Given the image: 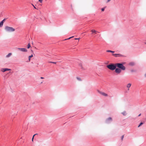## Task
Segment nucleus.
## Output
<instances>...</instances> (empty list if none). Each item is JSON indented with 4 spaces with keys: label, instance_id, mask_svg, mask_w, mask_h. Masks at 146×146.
<instances>
[{
    "label": "nucleus",
    "instance_id": "1",
    "mask_svg": "<svg viewBox=\"0 0 146 146\" xmlns=\"http://www.w3.org/2000/svg\"><path fill=\"white\" fill-rule=\"evenodd\" d=\"M107 67L109 69L112 70H115L116 68V63H111L107 65Z\"/></svg>",
    "mask_w": 146,
    "mask_h": 146
},
{
    "label": "nucleus",
    "instance_id": "2",
    "mask_svg": "<svg viewBox=\"0 0 146 146\" xmlns=\"http://www.w3.org/2000/svg\"><path fill=\"white\" fill-rule=\"evenodd\" d=\"M123 62L122 63H116V67L121 69L122 70H124L125 69V67L123 65Z\"/></svg>",
    "mask_w": 146,
    "mask_h": 146
},
{
    "label": "nucleus",
    "instance_id": "3",
    "mask_svg": "<svg viewBox=\"0 0 146 146\" xmlns=\"http://www.w3.org/2000/svg\"><path fill=\"white\" fill-rule=\"evenodd\" d=\"M5 29L6 31L9 32H13L15 31L14 28L7 26H6L5 27Z\"/></svg>",
    "mask_w": 146,
    "mask_h": 146
},
{
    "label": "nucleus",
    "instance_id": "4",
    "mask_svg": "<svg viewBox=\"0 0 146 146\" xmlns=\"http://www.w3.org/2000/svg\"><path fill=\"white\" fill-rule=\"evenodd\" d=\"M112 121V118L111 117H109L106 119L105 122L106 123L108 124L110 123Z\"/></svg>",
    "mask_w": 146,
    "mask_h": 146
},
{
    "label": "nucleus",
    "instance_id": "5",
    "mask_svg": "<svg viewBox=\"0 0 146 146\" xmlns=\"http://www.w3.org/2000/svg\"><path fill=\"white\" fill-rule=\"evenodd\" d=\"M17 49L23 52H27V50L25 48H18Z\"/></svg>",
    "mask_w": 146,
    "mask_h": 146
},
{
    "label": "nucleus",
    "instance_id": "6",
    "mask_svg": "<svg viewBox=\"0 0 146 146\" xmlns=\"http://www.w3.org/2000/svg\"><path fill=\"white\" fill-rule=\"evenodd\" d=\"M121 70L119 68H117L115 69V72L117 74H119L121 73Z\"/></svg>",
    "mask_w": 146,
    "mask_h": 146
},
{
    "label": "nucleus",
    "instance_id": "7",
    "mask_svg": "<svg viewBox=\"0 0 146 146\" xmlns=\"http://www.w3.org/2000/svg\"><path fill=\"white\" fill-rule=\"evenodd\" d=\"M98 92L99 93L105 96H108V95L107 94L104 92H102L99 90H98Z\"/></svg>",
    "mask_w": 146,
    "mask_h": 146
},
{
    "label": "nucleus",
    "instance_id": "8",
    "mask_svg": "<svg viewBox=\"0 0 146 146\" xmlns=\"http://www.w3.org/2000/svg\"><path fill=\"white\" fill-rule=\"evenodd\" d=\"M113 55L115 57H123V55L120 54H113Z\"/></svg>",
    "mask_w": 146,
    "mask_h": 146
},
{
    "label": "nucleus",
    "instance_id": "9",
    "mask_svg": "<svg viewBox=\"0 0 146 146\" xmlns=\"http://www.w3.org/2000/svg\"><path fill=\"white\" fill-rule=\"evenodd\" d=\"M10 70H11L10 69H8L7 68H3L1 69V71H2L3 72H5L7 71Z\"/></svg>",
    "mask_w": 146,
    "mask_h": 146
},
{
    "label": "nucleus",
    "instance_id": "10",
    "mask_svg": "<svg viewBox=\"0 0 146 146\" xmlns=\"http://www.w3.org/2000/svg\"><path fill=\"white\" fill-rule=\"evenodd\" d=\"M131 83H129L127 84V87L128 88V90H129V88L131 87Z\"/></svg>",
    "mask_w": 146,
    "mask_h": 146
},
{
    "label": "nucleus",
    "instance_id": "11",
    "mask_svg": "<svg viewBox=\"0 0 146 146\" xmlns=\"http://www.w3.org/2000/svg\"><path fill=\"white\" fill-rule=\"evenodd\" d=\"M135 64L133 62H131L129 63V65L131 66H133Z\"/></svg>",
    "mask_w": 146,
    "mask_h": 146
},
{
    "label": "nucleus",
    "instance_id": "12",
    "mask_svg": "<svg viewBox=\"0 0 146 146\" xmlns=\"http://www.w3.org/2000/svg\"><path fill=\"white\" fill-rule=\"evenodd\" d=\"M123 115L125 116L127 115V113L125 111H124L121 113Z\"/></svg>",
    "mask_w": 146,
    "mask_h": 146
},
{
    "label": "nucleus",
    "instance_id": "13",
    "mask_svg": "<svg viewBox=\"0 0 146 146\" xmlns=\"http://www.w3.org/2000/svg\"><path fill=\"white\" fill-rule=\"evenodd\" d=\"M106 52H111L112 53H113L114 52V51L110 50H107Z\"/></svg>",
    "mask_w": 146,
    "mask_h": 146
},
{
    "label": "nucleus",
    "instance_id": "14",
    "mask_svg": "<svg viewBox=\"0 0 146 146\" xmlns=\"http://www.w3.org/2000/svg\"><path fill=\"white\" fill-rule=\"evenodd\" d=\"M91 32L92 33H95L96 34L97 33V31L94 29H92L91 30Z\"/></svg>",
    "mask_w": 146,
    "mask_h": 146
},
{
    "label": "nucleus",
    "instance_id": "15",
    "mask_svg": "<svg viewBox=\"0 0 146 146\" xmlns=\"http://www.w3.org/2000/svg\"><path fill=\"white\" fill-rule=\"evenodd\" d=\"M33 55L32 54L31 55L29 56V61H30L31 58H32V57H33Z\"/></svg>",
    "mask_w": 146,
    "mask_h": 146
},
{
    "label": "nucleus",
    "instance_id": "16",
    "mask_svg": "<svg viewBox=\"0 0 146 146\" xmlns=\"http://www.w3.org/2000/svg\"><path fill=\"white\" fill-rule=\"evenodd\" d=\"M79 66L81 67V69H82L83 70H85V69L82 67V64L81 63H79Z\"/></svg>",
    "mask_w": 146,
    "mask_h": 146
},
{
    "label": "nucleus",
    "instance_id": "17",
    "mask_svg": "<svg viewBox=\"0 0 146 146\" xmlns=\"http://www.w3.org/2000/svg\"><path fill=\"white\" fill-rule=\"evenodd\" d=\"M144 124V123L143 122H141L139 124V125L138 126V127H140V126H141V125H142L143 124Z\"/></svg>",
    "mask_w": 146,
    "mask_h": 146
},
{
    "label": "nucleus",
    "instance_id": "18",
    "mask_svg": "<svg viewBox=\"0 0 146 146\" xmlns=\"http://www.w3.org/2000/svg\"><path fill=\"white\" fill-rule=\"evenodd\" d=\"M3 22L1 21L0 22V27H2L3 25Z\"/></svg>",
    "mask_w": 146,
    "mask_h": 146
},
{
    "label": "nucleus",
    "instance_id": "19",
    "mask_svg": "<svg viewBox=\"0 0 146 146\" xmlns=\"http://www.w3.org/2000/svg\"><path fill=\"white\" fill-rule=\"evenodd\" d=\"M11 55V53H9L6 56L7 57H9Z\"/></svg>",
    "mask_w": 146,
    "mask_h": 146
},
{
    "label": "nucleus",
    "instance_id": "20",
    "mask_svg": "<svg viewBox=\"0 0 146 146\" xmlns=\"http://www.w3.org/2000/svg\"><path fill=\"white\" fill-rule=\"evenodd\" d=\"M31 47V45L30 43L28 44L27 45V48H29Z\"/></svg>",
    "mask_w": 146,
    "mask_h": 146
},
{
    "label": "nucleus",
    "instance_id": "21",
    "mask_svg": "<svg viewBox=\"0 0 146 146\" xmlns=\"http://www.w3.org/2000/svg\"><path fill=\"white\" fill-rule=\"evenodd\" d=\"M105 7H104V8H102V9H101V11H104V10H105Z\"/></svg>",
    "mask_w": 146,
    "mask_h": 146
},
{
    "label": "nucleus",
    "instance_id": "22",
    "mask_svg": "<svg viewBox=\"0 0 146 146\" xmlns=\"http://www.w3.org/2000/svg\"><path fill=\"white\" fill-rule=\"evenodd\" d=\"M6 19H3L2 21H1V22H3V23H4V22H5L6 20Z\"/></svg>",
    "mask_w": 146,
    "mask_h": 146
},
{
    "label": "nucleus",
    "instance_id": "23",
    "mask_svg": "<svg viewBox=\"0 0 146 146\" xmlns=\"http://www.w3.org/2000/svg\"><path fill=\"white\" fill-rule=\"evenodd\" d=\"M74 36H72V37H69V38H67V39H65V40H68V39H69L71 38H72V37H73Z\"/></svg>",
    "mask_w": 146,
    "mask_h": 146
},
{
    "label": "nucleus",
    "instance_id": "24",
    "mask_svg": "<svg viewBox=\"0 0 146 146\" xmlns=\"http://www.w3.org/2000/svg\"><path fill=\"white\" fill-rule=\"evenodd\" d=\"M123 137H124V135H123L122 136H121V140L122 141L123 140Z\"/></svg>",
    "mask_w": 146,
    "mask_h": 146
},
{
    "label": "nucleus",
    "instance_id": "25",
    "mask_svg": "<svg viewBox=\"0 0 146 146\" xmlns=\"http://www.w3.org/2000/svg\"><path fill=\"white\" fill-rule=\"evenodd\" d=\"M77 79L78 80H79L80 81H81V79L80 78H78L77 77Z\"/></svg>",
    "mask_w": 146,
    "mask_h": 146
},
{
    "label": "nucleus",
    "instance_id": "26",
    "mask_svg": "<svg viewBox=\"0 0 146 146\" xmlns=\"http://www.w3.org/2000/svg\"><path fill=\"white\" fill-rule=\"evenodd\" d=\"M43 0H38V1L40 3H42Z\"/></svg>",
    "mask_w": 146,
    "mask_h": 146
},
{
    "label": "nucleus",
    "instance_id": "27",
    "mask_svg": "<svg viewBox=\"0 0 146 146\" xmlns=\"http://www.w3.org/2000/svg\"><path fill=\"white\" fill-rule=\"evenodd\" d=\"M131 72H135V71L134 70H133V69L131 70Z\"/></svg>",
    "mask_w": 146,
    "mask_h": 146
},
{
    "label": "nucleus",
    "instance_id": "28",
    "mask_svg": "<svg viewBox=\"0 0 146 146\" xmlns=\"http://www.w3.org/2000/svg\"><path fill=\"white\" fill-rule=\"evenodd\" d=\"M32 5L33 6L34 8L35 9H36V8L35 6L34 5H33V4H32Z\"/></svg>",
    "mask_w": 146,
    "mask_h": 146
},
{
    "label": "nucleus",
    "instance_id": "29",
    "mask_svg": "<svg viewBox=\"0 0 146 146\" xmlns=\"http://www.w3.org/2000/svg\"><path fill=\"white\" fill-rule=\"evenodd\" d=\"M111 0H107V1L106 2V3H108V2H109V1H110Z\"/></svg>",
    "mask_w": 146,
    "mask_h": 146
},
{
    "label": "nucleus",
    "instance_id": "30",
    "mask_svg": "<svg viewBox=\"0 0 146 146\" xmlns=\"http://www.w3.org/2000/svg\"><path fill=\"white\" fill-rule=\"evenodd\" d=\"M34 138V136H33V137H32V141H33V140Z\"/></svg>",
    "mask_w": 146,
    "mask_h": 146
},
{
    "label": "nucleus",
    "instance_id": "31",
    "mask_svg": "<svg viewBox=\"0 0 146 146\" xmlns=\"http://www.w3.org/2000/svg\"><path fill=\"white\" fill-rule=\"evenodd\" d=\"M79 38H75L74 39H75V40H78V39L79 40Z\"/></svg>",
    "mask_w": 146,
    "mask_h": 146
},
{
    "label": "nucleus",
    "instance_id": "32",
    "mask_svg": "<svg viewBox=\"0 0 146 146\" xmlns=\"http://www.w3.org/2000/svg\"><path fill=\"white\" fill-rule=\"evenodd\" d=\"M38 134H37V133L35 134H34V135H33V136L34 137V136H35V135H38Z\"/></svg>",
    "mask_w": 146,
    "mask_h": 146
},
{
    "label": "nucleus",
    "instance_id": "33",
    "mask_svg": "<svg viewBox=\"0 0 146 146\" xmlns=\"http://www.w3.org/2000/svg\"><path fill=\"white\" fill-rule=\"evenodd\" d=\"M52 63H53V64H55L56 63V62H52Z\"/></svg>",
    "mask_w": 146,
    "mask_h": 146
},
{
    "label": "nucleus",
    "instance_id": "34",
    "mask_svg": "<svg viewBox=\"0 0 146 146\" xmlns=\"http://www.w3.org/2000/svg\"><path fill=\"white\" fill-rule=\"evenodd\" d=\"M40 78L41 79H44V78L43 77H40Z\"/></svg>",
    "mask_w": 146,
    "mask_h": 146
},
{
    "label": "nucleus",
    "instance_id": "35",
    "mask_svg": "<svg viewBox=\"0 0 146 146\" xmlns=\"http://www.w3.org/2000/svg\"><path fill=\"white\" fill-rule=\"evenodd\" d=\"M141 115V113H140V114H139V115H138V116L139 117L140 116V115Z\"/></svg>",
    "mask_w": 146,
    "mask_h": 146
},
{
    "label": "nucleus",
    "instance_id": "36",
    "mask_svg": "<svg viewBox=\"0 0 146 146\" xmlns=\"http://www.w3.org/2000/svg\"><path fill=\"white\" fill-rule=\"evenodd\" d=\"M144 76H145V77H146V73H145V74Z\"/></svg>",
    "mask_w": 146,
    "mask_h": 146
},
{
    "label": "nucleus",
    "instance_id": "37",
    "mask_svg": "<svg viewBox=\"0 0 146 146\" xmlns=\"http://www.w3.org/2000/svg\"><path fill=\"white\" fill-rule=\"evenodd\" d=\"M49 62L50 63H52V62L50 61V62Z\"/></svg>",
    "mask_w": 146,
    "mask_h": 146
},
{
    "label": "nucleus",
    "instance_id": "38",
    "mask_svg": "<svg viewBox=\"0 0 146 146\" xmlns=\"http://www.w3.org/2000/svg\"><path fill=\"white\" fill-rule=\"evenodd\" d=\"M145 44H146V42L145 43Z\"/></svg>",
    "mask_w": 146,
    "mask_h": 146
}]
</instances>
